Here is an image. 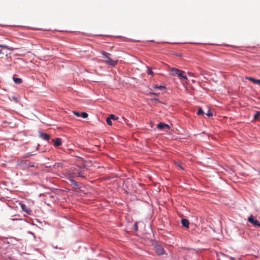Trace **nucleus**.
Wrapping results in <instances>:
<instances>
[{"label":"nucleus","mask_w":260,"mask_h":260,"mask_svg":"<svg viewBox=\"0 0 260 260\" xmlns=\"http://www.w3.org/2000/svg\"><path fill=\"white\" fill-rule=\"evenodd\" d=\"M103 57L105 59V62L108 65L115 67L117 64V60H113L111 58V54L106 52L102 53Z\"/></svg>","instance_id":"obj_1"},{"label":"nucleus","mask_w":260,"mask_h":260,"mask_svg":"<svg viewBox=\"0 0 260 260\" xmlns=\"http://www.w3.org/2000/svg\"><path fill=\"white\" fill-rule=\"evenodd\" d=\"M76 177H81L84 178V176L83 175V172L81 171H79L76 172L70 173L69 174V176L68 177V179L71 181L73 184L77 185V182L72 179Z\"/></svg>","instance_id":"obj_2"},{"label":"nucleus","mask_w":260,"mask_h":260,"mask_svg":"<svg viewBox=\"0 0 260 260\" xmlns=\"http://www.w3.org/2000/svg\"><path fill=\"white\" fill-rule=\"evenodd\" d=\"M184 73L185 72L184 71L175 68L172 69L171 71V75L177 76L180 79H183L185 80H187V78L186 76L184 75Z\"/></svg>","instance_id":"obj_3"},{"label":"nucleus","mask_w":260,"mask_h":260,"mask_svg":"<svg viewBox=\"0 0 260 260\" xmlns=\"http://www.w3.org/2000/svg\"><path fill=\"white\" fill-rule=\"evenodd\" d=\"M157 127L161 130L167 132L168 130L170 129V127L168 124H165L162 122H160L157 124Z\"/></svg>","instance_id":"obj_4"},{"label":"nucleus","mask_w":260,"mask_h":260,"mask_svg":"<svg viewBox=\"0 0 260 260\" xmlns=\"http://www.w3.org/2000/svg\"><path fill=\"white\" fill-rule=\"evenodd\" d=\"M154 250L158 255H162L165 253V250L160 245H157L154 247Z\"/></svg>","instance_id":"obj_5"},{"label":"nucleus","mask_w":260,"mask_h":260,"mask_svg":"<svg viewBox=\"0 0 260 260\" xmlns=\"http://www.w3.org/2000/svg\"><path fill=\"white\" fill-rule=\"evenodd\" d=\"M248 221L253 224L254 225H256L258 227L260 228V222L258 221L257 220H254V218L252 216H251L248 217Z\"/></svg>","instance_id":"obj_6"},{"label":"nucleus","mask_w":260,"mask_h":260,"mask_svg":"<svg viewBox=\"0 0 260 260\" xmlns=\"http://www.w3.org/2000/svg\"><path fill=\"white\" fill-rule=\"evenodd\" d=\"M52 142L54 143V147H58L61 145L62 141L60 138H56V139H52Z\"/></svg>","instance_id":"obj_7"},{"label":"nucleus","mask_w":260,"mask_h":260,"mask_svg":"<svg viewBox=\"0 0 260 260\" xmlns=\"http://www.w3.org/2000/svg\"><path fill=\"white\" fill-rule=\"evenodd\" d=\"M39 136L42 139H44V140H47V141H48L50 138V136L49 135L46 134V133H40Z\"/></svg>","instance_id":"obj_8"},{"label":"nucleus","mask_w":260,"mask_h":260,"mask_svg":"<svg viewBox=\"0 0 260 260\" xmlns=\"http://www.w3.org/2000/svg\"><path fill=\"white\" fill-rule=\"evenodd\" d=\"M181 223L184 227L187 229L189 228V222L188 219L185 218L182 219Z\"/></svg>","instance_id":"obj_9"},{"label":"nucleus","mask_w":260,"mask_h":260,"mask_svg":"<svg viewBox=\"0 0 260 260\" xmlns=\"http://www.w3.org/2000/svg\"><path fill=\"white\" fill-rule=\"evenodd\" d=\"M21 208L22 209V210L25 212L26 213L28 214H30L31 210L28 208L25 205L23 204H21Z\"/></svg>","instance_id":"obj_10"},{"label":"nucleus","mask_w":260,"mask_h":260,"mask_svg":"<svg viewBox=\"0 0 260 260\" xmlns=\"http://www.w3.org/2000/svg\"><path fill=\"white\" fill-rule=\"evenodd\" d=\"M247 79H248V80L252 82L253 83H255V84H260V80L259 79H255L252 77H247L246 78Z\"/></svg>","instance_id":"obj_11"},{"label":"nucleus","mask_w":260,"mask_h":260,"mask_svg":"<svg viewBox=\"0 0 260 260\" xmlns=\"http://www.w3.org/2000/svg\"><path fill=\"white\" fill-rule=\"evenodd\" d=\"M254 119L256 120H260V111H257L254 115Z\"/></svg>","instance_id":"obj_12"},{"label":"nucleus","mask_w":260,"mask_h":260,"mask_svg":"<svg viewBox=\"0 0 260 260\" xmlns=\"http://www.w3.org/2000/svg\"><path fill=\"white\" fill-rule=\"evenodd\" d=\"M13 80L16 84H20L22 82L21 79L18 78H13Z\"/></svg>","instance_id":"obj_13"},{"label":"nucleus","mask_w":260,"mask_h":260,"mask_svg":"<svg viewBox=\"0 0 260 260\" xmlns=\"http://www.w3.org/2000/svg\"><path fill=\"white\" fill-rule=\"evenodd\" d=\"M106 122L107 124L109 125H112V123L111 121V119L110 117H108L106 119Z\"/></svg>","instance_id":"obj_14"},{"label":"nucleus","mask_w":260,"mask_h":260,"mask_svg":"<svg viewBox=\"0 0 260 260\" xmlns=\"http://www.w3.org/2000/svg\"><path fill=\"white\" fill-rule=\"evenodd\" d=\"M204 113V112L203 110H202V108H200L198 110V111L197 112V115H202Z\"/></svg>","instance_id":"obj_15"},{"label":"nucleus","mask_w":260,"mask_h":260,"mask_svg":"<svg viewBox=\"0 0 260 260\" xmlns=\"http://www.w3.org/2000/svg\"><path fill=\"white\" fill-rule=\"evenodd\" d=\"M81 116L83 118H86L88 117V114L85 112H82L81 113Z\"/></svg>","instance_id":"obj_16"},{"label":"nucleus","mask_w":260,"mask_h":260,"mask_svg":"<svg viewBox=\"0 0 260 260\" xmlns=\"http://www.w3.org/2000/svg\"><path fill=\"white\" fill-rule=\"evenodd\" d=\"M0 48L4 49H8V47L7 45L0 44ZM2 53V50L0 49V54Z\"/></svg>","instance_id":"obj_17"},{"label":"nucleus","mask_w":260,"mask_h":260,"mask_svg":"<svg viewBox=\"0 0 260 260\" xmlns=\"http://www.w3.org/2000/svg\"><path fill=\"white\" fill-rule=\"evenodd\" d=\"M109 117H110L111 119L113 120H117L118 119V117H117L113 114H111Z\"/></svg>","instance_id":"obj_18"},{"label":"nucleus","mask_w":260,"mask_h":260,"mask_svg":"<svg viewBox=\"0 0 260 260\" xmlns=\"http://www.w3.org/2000/svg\"><path fill=\"white\" fill-rule=\"evenodd\" d=\"M73 114L76 116L77 117H80L81 116V113L76 112V111H73Z\"/></svg>","instance_id":"obj_19"},{"label":"nucleus","mask_w":260,"mask_h":260,"mask_svg":"<svg viewBox=\"0 0 260 260\" xmlns=\"http://www.w3.org/2000/svg\"><path fill=\"white\" fill-rule=\"evenodd\" d=\"M155 89H161L162 88H165L164 86H156L154 87Z\"/></svg>","instance_id":"obj_20"},{"label":"nucleus","mask_w":260,"mask_h":260,"mask_svg":"<svg viewBox=\"0 0 260 260\" xmlns=\"http://www.w3.org/2000/svg\"><path fill=\"white\" fill-rule=\"evenodd\" d=\"M206 115L208 116V117H211L213 115V114L210 112V111H208V113H206Z\"/></svg>","instance_id":"obj_21"},{"label":"nucleus","mask_w":260,"mask_h":260,"mask_svg":"<svg viewBox=\"0 0 260 260\" xmlns=\"http://www.w3.org/2000/svg\"><path fill=\"white\" fill-rule=\"evenodd\" d=\"M176 166H177L179 168H180V169H181V170H183V167H182V166H181V164H180L178 163V164H176Z\"/></svg>","instance_id":"obj_22"},{"label":"nucleus","mask_w":260,"mask_h":260,"mask_svg":"<svg viewBox=\"0 0 260 260\" xmlns=\"http://www.w3.org/2000/svg\"><path fill=\"white\" fill-rule=\"evenodd\" d=\"M147 73L148 74H149V75H152L153 74V72L150 69H148Z\"/></svg>","instance_id":"obj_23"},{"label":"nucleus","mask_w":260,"mask_h":260,"mask_svg":"<svg viewBox=\"0 0 260 260\" xmlns=\"http://www.w3.org/2000/svg\"><path fill=\"white\" fill-rule=\"evenodd\" d=\"M135 230H138V225H137V223L135 224Z\"/></svg>","instance_id":"obj_24"},{"label":"nucleus","mask_w":260,"mask_h":260,"mask_svg":"<svg viewBox=\"0 0 260 260\" xmlns=\"http://www.w3.org/2000/svg\"><path fill=\"white\" fill-rule=\"evenodd\" d=\"M188 74H189V75H191L192 74H191V73H188Z\"/></svg>","instance_id":"obj_25"},{"label":"nucleus","mask_w":260,"mask_h":260,"mask_svg":"<svg viewBox=\"0 0 260 260\" xmlns=\"http://www.w3.org/2000/svg\"><path fill=\"white\" fill-rule=\"evenodd\" d=\"M231 259L232 260H234V259L233 258H231Z\"/></svg>","instance_id":"obj_26"},{"label":"nucleus","mask_w":260,"mask_h":260,"mask_svg":"<svg viewBox=\"0 0 260 260\" xmlns=\"http://www.w3.org/2000/svg\"><path fill=\"white\" fill-rule=\"evenodd\" d=\"M231 259L232 260H234V259L233 258H231Z\"/></svg>","instance_id":"obj_27"},{"label":"nucleus","mask_w":260,"mask_h":260,"mask_svg":"<svg viewBox=\"0 0 260 260\" xmlns=\"http://www.w3.org/2000/svg\"><path fill=\"white\" fill-rule=\"evenodd\" d=\"M259 174H260V172H259Z\"/></svg>","instance_id":"obj_28"}]
</instances>
